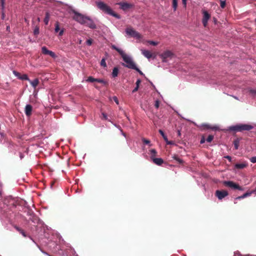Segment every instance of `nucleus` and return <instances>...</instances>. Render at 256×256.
Here are the masks:
<instances>
[{
  "label": "nucleus",
  "instance_id": "obj_1",
  "mask_svg": "<svg viewBox=\"0 0 256 256\" xmlns=\"http://www.w3.org/2000/svg\"><path fill=\"white\" fill-rule=\"evenodd\" d=\"M112 48L116 50L121 56L123 61L124 62V63L122 64L124 66L132 70L136 68V64L131 56L126 54L122 49L118 48L115 45L112 44Z\"/></svg>",
  "mask_w": 256,
  "mask_h": 256
},
{
  "label": "nucleus",
  "instance_id": "obj_2",
  "mask_svg": "<svg viewBox=\"0 0 256 256\" xmlns=\"http://www.w3.org/2000/svg\"><path fill=\"white\" fill-rule=\"evenodd\" d=\"M98 8L106 14L112 16L118 19H120V16L114 12L112 8L104 2L98 0L96 2Z\"/></svg>",
  "mask_w": 256,
  "mask_h": 256
},
{
  "label": "nucleus",
  "instance_id": "obj_3",
  "mask_svg": "<svg viewBox=\"0 0 256 256\" xmlns=\"http://www.w3.org/2000/svg\"><path fill=\"white\" fill-rule=\"evenodd\" d=\"M254 126L250 124H238L235 126H232L228 128V130L235 132H242L246 130L248 131L252 129Z\"/></svg>",
  "mask_w": 256,
  "mask_h": 256
},
{
  "label": "nucleus",
  "instance_id": "obj_4",
  "mask_svg": "<svg viewBox=\"0 0 256 256\" xmlns=\"http://www.w3.org/2000/svg\"><path fill=\"white\" fill-rule=\"evenodd\" d=\"M81 24H83L92 29L96 28V24L90 17L81 14Z\"/></svg>",
  "mask_w": 256,
  "mask_h": 256
},
{
  "label": "nucleus",
  "instance_id": "obj_5",
  "mask_svg": "<svg viewBox=\"0 0 256 256\" xmlns=\"http://www.w3.org/2000/svg\"><path fill=\"white\" fill-rule=\"evenodd\" d=\"M126 32L128 35L136 39L140 40L142 38L141 34L132 28H127Z\"/></svg>",
  "mask_w": 256,
  "mask_h": 256
},
{
  "label": "nucleus",
  "instance_id": "obj_6",
  "mask_svg": "<svg viewBox=\"0 0 256 256\" xmlns=\"http://www.w3.org/2000/svg\"><path fill=\"white\" fill-rule=\"evenodd\" d=\"M223 183L225 186L232 189L238 190H244L242 187L240 186L238 184H235L232 181H224Z\"/></svg>",
  "mask_w": 256,
  "mask_h": 256
},
{
  "label": "nucleus",
  "instance_id": "obj_7",
  "mask_svg": "<svg viewBox=\"0 0 256 256\" xmlns=\"http://www.w3.org/2000/svg\"><path fill=\"white\" fill-rule=\"evenodd\" d=\"M172 56V52L170 50H167L162 54L160 55V56L162 58V60L163 62H166L167 58H171Z\"/></svg>",
  "mask_w": 256,
  "mask_h": 256
},
{
  "label": "nucleus",
  "instance_id": "obj_8",
  "mask_svg": "<svg viewBox=\"0 0 256 256\" xmlns=\"http://www.w3.org/2000/svg\"><path fill=\"white\" fill-rule=\"evenodd\" d=\"M216 195L219 200H222L223 198L228 195V192L226 190H216Z\"/></svg>",
  "mask_w": 256,
  "mask_h": 256
},
{
  "label": "nucleus",
  "instance_id": "obj_9",
  "mask_svg": "<svg viewBox=\"0 0 256 256\" xmlns=\"http://www.w3.org/2000/svg\"><path fill=\"white\" fill-rule=\"evenodd\" d=\"M203 14V18L202 20V24L204 26H206L208 24V22L210 18V15L206 10H204L202 12Z\"/></svg>",
  "mask_w": 256,
  "mask_h": 256
},
{
  "label": "nucleus",
  "instance_id": "obj_10",
  "mask_svg": "<svg viewBox=\"0 0 256 256\" xmlns=\"http://www.w3.org/2000/svg\"><path fill=\"white\" fill-rule=\"evenodd\" d=\"M42 52L44 54L50 55L51 57L54 58L56 56L54 52L49 50L46 46H43L42 48Z\"/></svg>",
  "mask_w": 256,
  "mask_h": 256
},
{
  "label": "nucleus",
  "instance_id": "obj_11",
  "mask_svg": "<svg viewBox=\"0 0 256 256\" xmlns=\"http://www.w3.org/2000/svg\"><path fill=\"white\" fill-rule=\"evenodd\" d=\"M69 12L70 14H74L73 18L77 22H79L80 20V14L76 12L74 10L70 8Z\"/></svg>",
  "mask_w": 256,
  "mask_h": 256
},
{
  "label": "nucleus",
  "instance_id": "obj_12",
  "mask_svg": "<svg viewBox=\"0 0 256 256\" xmlns=\"http://www.w3.org/2000/svg\"><path fill=\"white\" fill-rule=\"evenodd\" d=\"M79 180L78 178H76L75 180V184H74L71 188V190L72 192H74V194H77L78 193V182Z\"/></svg>",
  "mask_w": 256,
  "mask_h": 256
},
{
  "label": "nucleus",
  "instance_id": "obj_13",
  "mask_svg": "<svg viewBox=\"0 0 256 256\" xmlns=\"http://www.w3.org/2000/svg\"><path fill=\"white\" fill-rule=\"evenodd\" d=\"M32 106L30 104H26L24 108V112L27 116H30L32 114Z\"/></svg>",
  "mask_w": 256,
  "mask_h": 256
},
{
  "label": "nucleus",
  "instance_id": "obj_14",
  "mask_svg": "<svg viewBox=\"0 0 256 256\" xmlns=\"http://www.w3.org/2000/svg\"><path fill=\"white\" fill-rule=\"evenodd\" d=\"M140 51L142 55L148 59L149 60L152 57L153 55L150 51L144 49H141Z\"/></svg>",
  "mask_w": 256,
  "mask_h": 256
},
{
  "label": "nucleus",
  "instance_id": "obj_15",
  "mask_svg": "<svg viewBox=\"0 0 256 256\" xmlns=\"http://www.w3.org/2000/svg\"><path fill=\"white\" fill-rule=\"evenodd\" d=\"M152 160L154 163L156 164L158 166H160L164 162L163 160L161 158H156L155 157L154 158H152Z\"/></svg>",
  "mask_w": 256,
  "mask_h": 256
},
{
  "label": "nucleus",
  "instance_id": "obj_16",
  "mask_svg": "<svg viewBox=\"0 0 256 256\" xmlns=\"http://www.w3.org/2000/svg\"><path fill=\"white\" fill-rule=\"evenodd\" d=\"M248 166V164L246 162H244L240 164H236L234 165V168L238 169H242Z\"/></svg>",
  "mask_w": 256,
  "mask_h": 256
},
{
  "label": "nucleus",
  "instance_id": "obj_17",
  "mask_svg": "<svg viewBox=\"0 0 256 256\" xmlns=\"http://www.w3.org/2000/svg\"><path fill=\"white\" fill-rule=\"evenodd\" d=\"M121 9L126 10L130 7V5L126 2H120L118 4Z\"/></svg>",
  "mask_w": 256,
  "mask_h": 256
},
{
  "label": "nucleus",
  "instance_id": "obj_18",
  "mask_svg": "<svg viewBox=\"0 0 256 256\" xmlns=\"http://www.w3.org/2000/svg\"><path fill=\"white\" fill-rule=\"evenodd\" d=\"M118 71H119L118 68L117 67H114L112 70V76L113 78L116 77L118 76Z\"/></svg>",
  "mask_w": 256,
  "mask_h": 256
},
{
  "label": "nucleus",
  "instance_id": "obj_19",
  "mask_svg": "<svg viewBox=\"0 0 256 256\" xmlns=\"http://www.w3.org/2000/svg\"><path fill=\"white\" fill-rule=\"evenodd\" d=\"M159 132L162 135V136L163 137L164 140L168 144H171V142H170L168 141L167 136L164 134V132L162 130H159Z\"/></svg>",
  "mask_w": 256,
  "mask_h": 256
},
{
  "label": "nucleus",
  "instance_id": "obj_20",
  "mask_svg": "<svg viewBox=\"0 0 256 256\" xmlns=\"http://www.w3.org/2000/svg\"><path fill=\"white\" fill-rule=\"evenodd\" d=\"M157 152L154 149H151L150 150V158L152 160L156 156Z\"/></svg>",
  "mask_w": 256,
  "mask_h": 256
},
{
  "label": "nucleus",
  "instance_id": "obj_21",
  "mask_svg": "<svg viewBox=\"0 0 256 256\" xmlns=\"http://www.w3.org/2000/svg\"><path fill=\"white\" fill-rule=\"evenodd\" d=\"M39 84V80L38 78H36L32 81L30 82L31 85L34 88H36Z\"/></svg>",
  "mask_w": 256,
  "mask_h": 256
},
{
  "label": "nucleus",
  "instance_id": "obj_22",
  "mask_svg": "<svg viewBox=\"0 0 256 256\" xmlns=\"http://www.w3.org/2000/svg\"><path fill=\"white\" fill-rule=\"evenodd\" d=\"M141 82V80L140 79H138L136 80V88L132 90V92L134 93L136 92L138 88H139V86H140V84Z\"/></svg>",
  "mask_w": 256,
  "mask_h": 256
},
{
  "label": "nucleus",
  "instance_id": "obj_23",
  "mask_svg": "<svg viewBox=\"0 0 256 256\" xmlns=\"http://www.w3.org/2000/svg\"><path fill=\"white\" fill-rule=\"evenodd\" d=\"M49 18H50V14H49V13L48 12H46V16H45V18H44V22L46 24H48V22H49Z\"/></svg>",
  "mask_w": 256,
  "mask_h": 256
},
{
  "label": "nucleus",
  "instance_id": "obj_24",
  "mask_svg": "<svg viewBox=\"0 0 256 256\" xmlns=\"http://www.w3.org/2000/svg\"><path fill=\"white\" fill-rule=\"evenodd\" d=\"M248 92H249V94L251 96H256V90H255V89H248Z\"/></svg>",
  "mask_w": 256,
  "mask_h": 256
},
{
  "label": "nucleus",
  "instance_id": "obj_25",
  "mask_svg": "<svg viewBox=\"0 0 256 256\" xmlns=\"http://www.w3.org/2000/svg\"><path fill=\"white\" fill-rule=\"evenodd\" d=\"M178 6V0H172V8L175 11L177 8Z\"/></svg>",
  "mask_w": 256,
  "mask_h": 256
},
{
  "label": "nucleus",
  "instance_id": "obj_26",
  "mask_svg": "<svg viewBox=\"0 0 256 256\" xmlns=\"http://www.w3.org/2000/svg\"><path fill=\"white\" fill-rule=\"evenodd\" d=\"M100 66L104 68H106L107 65L106 62V58H102L100 62Z\"/></svg>",
  "mask_w": 256,
  "mask_h": 256
},
{
  "label": "nucleus",
  "instance_id": "obj_27",
  "mask_svg": "<svg viewBox=\"0 0 256 256\" xmlns=\"http://www.w3.org/2000/svg\"><path fill=\"white\" fill-rule=\"evenodd\" d=\"M96 82H100V83H102L104 85H106L108 84L107 82L104 80L102 79H100V78H96Z\"/></svg>",
  "mask_w": 256,
  "mask_h": 256
},
{
  "label": "nucleus",
  "instance_id": "obj_28",
  "mask_svg": "<svg viewBox=\"0 0 256 256\" xmlns=\"http://www.w3.org/2000/svg\"><path fill=\"white\" fill-rule=\"evenodd\" d=\"M19 79L22 80H28V78L26 74H24L21 75L20 77H19Z\"/></svg>",
  "mask_w": 256,
  "mask_h": 256
},
{
  "label": "nucleus",
  "instance_id": "obj_29",
  "mask_svg": "<svg viewBox=\"0 0 256 256\" xmlns=\"http://www.w3.org/2000/svg\"><path fill=\"white\" fill-rule=\"evenodd\" d=\"M234 148L236 150H237L238 149V146H239V141L238 140H235L234 142Z\"/></svg>",
  "mask_w": 256,
  "mask_h": 256
},
{
  "label": "nucleus",
  "instance_id": "obj_30",
  "mask_svg": "<svg viewBox=\"0 0 256 256\" xmlns=\"http://www.w3.org/2000/svg\"><path fill=\"white\" fill-rule=\"evenodd\" d=\"M86 81L91 82H96V78H94L92 76H89L88 78L86 80Z\"/></svg>",
  "mask_w": 256,
  "mask_h": 256
},
{
  "label": "nucleus",
  "instance_id": "obj_31",
  "mask_svg": "<svg viewBox=\"0 0 256 256\" xmlns=\"http://www.w3.org/2000/svg\"><path fill=\"white\" fill-rule=\"evenodd\" d=\"M55 32H58L60 30L59 23L56 22L55 24Z\"/></svg>",
  "mask_w": 256,
  "mask_h": 256
},
{
  "label": "nucleus",
  "instance_id": "obj_32",
  "mask_svg": "<svg viewBox=\"0 0 256 256\" xmlns=\"http://www.w3.org/2000/svg\"><path fill=\"white\" fill-rule=\"evenodd\" d=\"M213 139H214V136L212 135H210L208 136V138H206V141L208 142H210Z\"/></svg>",
  "mask_w": 256,
  "mask_h": 256
},
{
  "label": "nucleus",
  "instance_id": "obj_33",
  "mask_svg": "<svg viewBox=\"0 0 256 256\" xmlns=\"http://www.w3.org/2000/svg\"><path fill=\"white\" fill-rule=\"evenodd\" d=\"M254 192V191H251V192H246L245 194H244V196H245V198H246L248 196H250L252 194H253Z\"/></svg>",
  "mask_w": 256,
  "mask_h": 256
},
{
  "label": "nucleus",
  "instance_id": "obj_34",
  "mask_svg": "<svg viewBox=\"0 0 256 256\" xmlns=\"http://www.w3.org/2000/svg\"><path fill=\"white\" fill-rule=\"evenodd\" d=\"M13 74L16 76L18 77V78H19V77H20L21 76V74L20 72L16 71V70H14L13 71Z\"/></svg>",
  "mask_w": 256,
  "mask_h": 256
},
{
  "label": "nucleus",
  "instance_id": "obj_35",
  "mask_svg": "<svg viewBox=\"0 0 256 256\" xmlns=\"http://www.w3.org/2000/svg\"><path fill=\"white\" fill-rule=\"evenodd\" d=\"M92 40L91 38L88 39L86 41V44L88 46H90L92 44Z\"/></svg>",
  "mask_w": 256,
  "mask_h": 256
},
{
  "label": "nucleus",
  "instance_id": "obj_36",
  "mask_svg": "<svg viewBox=\"0 0 256 256\" xmlns=\"http://www.w3.org/2000/svg\"><path fill=\"white\" fill-rule=\"evenodd\" d=\"M34 35H38L39 34L38 28L36 27L35 28V29L34 30Z\"/></svg>",
  "mask_w": 256,
  "mask_h": 256
},
{
  "label": "nucleus",
  "instance_id": "obj_37",
  "mask_svg": "<svg viewBox=\"0 0 256 256\" xmlns=\"http://www.w3.org/2000/svg\"><path fill=\"white\" fill-rule=\"evenodd\" d=\"M159 106H160V102L158 100H156L155 101L154 106L156 108H159Z\"/></svg>",
  "mask_w": 256,
  "mask_h": 256
},
{
  "label": "nucleus",
  "instance_id": "obj_38",
  "mask_svg": "<svg viewBox=\"0 0 256 256\" xmlns=\"http://www.w3.org/2000/svg\"><path fill=\"white\" fill-rule=\"evenodd\" d=\"M148 42L150 44H152V45H154V46H156L158 44V42H154V41H152V40H148Z\"/></svg>",
  "mask_w": 256,
  "mask_h": 256
},
{
  "label": "nucleus",
  "instance_id": "obj_39",
  "mask_svg": "<svg viewBox=\"0 0 256 256\" xmlns=\"http://www.w3.org/2000/svg\"><path fill=\"white\" fill-rule=\"evenodd\" d=\"M142 142L145 144H150V146H151V144H150V141L149 140H146L145 138H143L142 139Z\"/></svg>",
  "mask_w": 256,
  "mask_h": 256
},
{
  "label": "nucleus",
  "instance_id": "obj_40",
  "mask_svg": "<svg viewBox=\"0 0 256 256\" xmlns=\"http://www.w3.org/2000/svg\"><path fill=\"white\" fill-rule=\"evenodd\" d=\"M250 161L252 163H256V156H253V157H252V158H250Z\"/></svg>",
  "mask_w": 256,
  "mask_h": 256
},
{
  "label": "nucleus",
  "instance_id": "obj_41",
  "mask_svg": "<svg viewBox=\"0 0 256 256\" xmlns=\"http://www.w3.org/2000/svg\"><path fill=\"white\" fill-rule=\"evenodd\" d=\"M226 6L225 1L220 0V6L222 8H224Z\"/></svg>",
  "mask_w": 256,
  "mask_h": 256
},
{
  "label": "nucleus",
  "instance_id": "obj_42",
  "mask_svg": "<svg viewBox=\"0 0 256 256\" xmlns=\"http://www.w3.org/2000/svg\"><path fill=\"white\" fill-rule=\"evenodd\" d=\"M6 0H0L1 6L3 9L4 7V2Z\"/></svg>",
  "mask_w": 256,
  "mask_h": 256
},
{
  "label": "nucleus",
  "instance_id": "obj_43",
  "mask_svg": "<svg viewBox=\"0 0 256 256\" xmlns=\"http://www.w3.org/2000/svg\"><path fill=\"white\" fill-rule=\"evenodd\" d=\"M102 116H103V118H104V120H108V116H107L106 114L105 113L102 112Z\"/></svg>",
  "mask_w": 256,
  "mask_h": 256
},
{
  "label": "nucleus",
  "instance_id": "obj_44",
  "mask_svg": "<svg viewBox=\"0 0 256 256\" xmlns=\"http://www.w3.org/2000/svg\"><path fill=\"white\" fill-rule=\"evenodd\" d=\"M245 198V196H244V194H243V195H242L241 196H238V197L236 198H235V200L242 199V198Z\"/></svg>",
  "mask_w": 256,
  "mask_h": 256
},
{
  "label": "nucleus",
  "instance_id": "obj_45",
  "mask_svg": "<svg viewBox=\"0 0 256 256\" xmlns=\"http://www.w3.org/2000/svg\"><path fill=\"white\" fill-rule=\"evenodd\" d=\"M20 233L24 236L26 237V233L24 232L23 230L20 232Z\"/></svg>",
  "mask_w": 256,
  "mask_h": 256
},
{
  "label": "nucleus",
  "instance_id": "obj_46",
  "mask_svg": "<svg viewBox=\"0 0 256 256\" xmlns=\"http://www.w3.org/2000/svg\"><path fill=\"white\" fill-rule=\"evenodd\" d=\"M113 99H114V102H116V103L117 104H118L119 102H118V100L117 98H116V96H114V97L113 98Z\"/></svg>",
  "mask_w": 256,
  "mask_h": 256
},
{
  "label": "nucleus",
  "instance_id": "obj_47",
  "mask_svg": "<svg viewBox=\"0 0 256 256\" xmlns=\"http://www.w3.org/2000/svg\"><path fill=\"white\" fill-rule=\"evenodd\" d=\"M134 70H136L137 72H138L140 74H143V73L142 72L141 70H139V68L136 66V68L134 69Z\"/></svg>",
  "mask_w": 256,
  "mask_h": 256
},
{
  "label": "nucleus",
  "instance_id": "obj_48",
  "mask_svg": "<svg viewBox=\"0 0 256 256\" xmlns=\"http://www.w3.org/2000/svg\"><path fill=\"white\" fill-rule=\"evenodd\" d=\"M14 228L18 231L19 232H20L22 230V229L20 228H19L18 226H14Z\"/></svg>",
  "mask_w": 256,
  "mask_h": 256
},
{
  "label": "nucleus",
  "instance_id": "obj_49",
  "mask_svg": "<svg viewBox=\"0 0 256 256\" xmlns=\"http://www.w3.org/2000/svg\"><path fill=\"white\" fill-rule=\"evenodd\" d=\"M182 4L184 6V7H186V0H182Z\"/></svg>",
  "mask_w": 256,
  "mask_h": 256
},
{
  "label": "nucleus",
  "instance_id": "obj_50",
  "mask_svg": "<svg viewBox=\"0 0 256 256\" xmlns=\"http://www.w3.org/2000/svg\"><path fill=\"white\" fill-rule=\"evenodd\" d=\"M64 34V30H60V32H59V36H62Z\"/></svg>",
  "mask_w": 256,
  "mask_h": 256
},
{
  "label": "nucleus",
  "instance_id": "obj_51",
  "mask_svg": "<svg viewBox=\"0 0 256 256\" xmlns=\"http://www.w3.org/2000/svg\"><path fill=\"white\" fill-rule=\"evenodd\" d=\"M205 140H205L204 138V137H203V138L201 139V140H200V144H203V143H204V142H205Z\"/></svg>",
  "mask_w": 256,
  "mask_h": 256
},
{
  "label": "nucleus",
  "instance_id": "obj_52",
  "mask_svg": "<svg viewBox=\"0 0 256 256\" xmlns=\"http://www.w3.org/2000/svg\"><path fill=\"white\" fill-rule=\"evenodd\" d=\"M20 159H22L24 158L23 154L22 153L20 152Z\"/></svg>",
  "mask_w": 256,
  "mask_h": 256
},
{
  "label": "nucleus",
  "instance_id": "obj_53",
  "mask_svg": "<svg viewBox=\"0 0 256 256\" xmlns=\"http://www.w3.org/2000/svg\"><path fill=\"white\" fill-rule=\"evenodd\" d=\"M178 162L180 163H182V160L180 158H176V159Z\"/></svg>",
  "mask_w": 256,
  "mask_h": 256
},
{
  "label": "nucleus",
  "instance_id": "obj_54",
  "mask_svg": "<svg viewBox=\"0 0 256 256\" xmlns=\"http://www.w3.org/2000/svg\"><path fill=\"white\" fill-rule=\"evenodd\" d=\"M226 158L228 159L229 160H231V159H232L231 157L230 156H226Z\"/></svg>",
  "mask_w": 256,
  "mask_h": 256
},
{
  "label": "nucleus",
  "instance_id": "obj_55",
  "mask_svg": "<svg viewBox=\"0 0 256 256\" xmlns=\"http://www.w3.org/2000/svg\"><path fill=\"white\" fill-rule=\"evenodd\" d=\"M2 198V192H1L0 191V200H1Z\"/></svg>",
  "mask_w": 256,
  "mask_h": 256
},
{
  "label": "nucleus",
  "instance_id": "obj_56",
  "mask_svg": "<svg viewBox=\"0 0 256 256\" xmlns=\"http://www.w3.org/2000/svg\"><path fill=\"white\" fill-rule=\"evenodd\" d=\"M235 99L238 100V98L236 96H232Z\"/></svg>",
  "mask_w": 256,
  "mask_h": 256
},
{
  "label": "nucleus",
  "instance_id": "obj_57",
  "mask_svg": "<svg viewBox=\"0 0 256 256\" xmlns=\"http://www.w3.org/2000/svg\"><path fill=\"white\" fill-rule=\"evenodd\" d=\"M10 29V26H7L6 30H8Z\"/></svg>",
  "mask_w": 256,
  "mask_h": 256
},
{
  "label": "nucleus",
  "instance_id": "obj_58",
  "mask_svg": "<svg viewBox=\"0 0 256 256\" xmlns=\"http://www.w3.org/2000/svg\"><path fill=\"white\" fill-rule=\"evenodd\" d=\"M178 136L180 135V130L178 131Z\"/></svg>",
  "mask_w": 256,
  "mask_h": 256
},
{
  "label": "nucleus",
  "instance_id": "obj_59",
  "mask_svg": "<svg viewBox=\"0 0 256 256\" xmlns=\"http://www.w3.org/2000/svg\"><path fill=\"white\" fill-rule=\"evenodd\" d=\"M216 128H217L216 127H214V128H212V129H214V130H216Z\"/></svg>",
  "mask_w": 256,
  "mask_h": 256
},
{
  "label": "nucleus",
  "instance_id": "obj_60",
  "mask_svg": "<svg viewBox=\"0 0 256 256\" xmlns=\"http://www.w3.org/2000/svg\"><path fill=\"white\" fill-rule=\"evenodd\" d=\"M238 254V252H236V253H234V256H236V254Z\"/></svg>",
  "mask_w": 256,
  "mask_h": 256
},
{
  "label": "nucleus",
  "instance_id": "obj_61",
  "mask_svg": "<svg viewBox=\"0 0 256 256\" xmlns=\"http://www.w3.org/2000/svg\"><path fill=\"white\" fill-rule=\"evenodd\" d=\"M4 14H2V18H4Z\"/></svg>",
  "mask_w": 256,
  "mask_h": 256
},
{
  "label": "nucleus",
  "instance_id": "obj_62",
  "mask_svg": "<svg viewBox=\"0 0 256 256\" xmlns=\"http://www.w3.org/2000/svg\"><path fill=\"white\" fill-rule=\"evenodd\" d=\"M123 136H126V135L124 134H122Z\"/></svg>",
  "mask_w": 256,
  "mask_h": 256
}]
</instances>
